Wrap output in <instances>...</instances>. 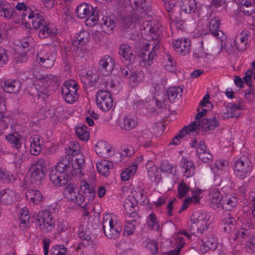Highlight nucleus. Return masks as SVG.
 I'll use <instances>...</instances> for the list:
<instances>
[{"label": "nucleus", "mask_w": 255, "mask_h": 255, "mask_svg": "<svg viewBox=\"0 0 255 255\" xmlns=\"http://www.w3.org/2000/svg\"><path fill=\"white\" fill-rule=\"evenodd\" d=\"M37 60L43 67L50 68L54 65L55 56L54 53H50L42 56L38 55Z\"/></svg>", "instance_id": "cd10ccee"}, {"label": "nucleus", "mask_w": 255, "mask_h": 255, "mask_svg": "<svg viewBox=\"0 0 255 255\" xmlns=\"http://www.w3.org/2000/svg\"><path fill=\"white\" fill-rule=\"evenodd\" d=\"M102 225L105 236L110 239H115L122 231V227L115 224L112 218L109 216L106 218H103Z\"/></svg>", "instance_id": "0eeeda50"}, {"label": "nucleus", "mask_w": 255, "mask_h": 255, "mask_svg": "<svg viewBox=\"0 0 255 255\" xmlns=\"http://www.w3.org/2000/svg\"><path fill=\"white\" fill-rule=\"evenodd\" d=\"M97 106L103 111H109L112 107L113 100L112 95L107 90H99L96 94Z\"/></svg>", "instance_id": "1a4fd4ad"}, {"label": "nucleus", "mask_w": 255, "mask_h": 255, "mask_svg": "<svg viewBox=\"0 0 255 255\" xmlns=\"http://www.w3.org/2000/svg\"><path fill=\"white\" fill-rule=\"evenodd\" d=\"M90 39V34L86 30H81L73 38V40H76L80 45H83L87 43Z\"/></svg>", "instance_id": "a18cd8bd"}, {"label": "nucleus", "mask_w": 255, "mask_h": 255, "mask_svg": "<svg viewBox=\"0 0 255 255\" xmlns=\"http://www.w3.org/2000/svg\"><path fill=\"white\" fill-rule=\"evenodd\" d=\"M88 17H87L85 21L86 25L89 26H93L95 25L98 20V16L97 12L95 10H93L90 13Z\"/></svg>", "instance_id": "6e6d98bb"}, {"label": "nucleus", "mask_w": 255, "mask_h": 255, "mask_svg": "<svg viewBox=\"0 0 255 255\" xmlns=\"http://www.w3.org/2000/svg\"><path fill=\"white\" fill-rule=\"evenodd\" d=\"M21 87V83L17 80H6L4 81L2 88L3 90L8 93L12 94L17 92Z\"/></svg>", "instance_id": "412c9836"}, {"label": "nucleus", "mask_w": 255, "mask_h": 255, "mask_svg": "<svg viewBox=\"0 0 255 255\" xmlns=\"http://www.w3.org/2000/svg\"><path fill=\"white\" fill-rule=\"evenodd\" d=\"M125 210L130 217H134L138 209L137 203L133 196H129L124 202Z\"/></svg>", "instance_id": "dca6fc26"}, {"label": "nucleus", "mask_w": 255, "mask_h": 255, "mask_svg": "<svg viewBox=\"0 0 255 255\" xmlns=\"http://www.w3.org/2000/svg\"><path fill=\"white\" fill-rule=\"evenodd\" d=\"M129 2L134 11L133 14L137 16L135 19L138 20L145 18L148 10L146 0H129Z\"/></svg>", "instance_id": "9d476101"}, {"label": "nucleus", "mask_w": 255, "mask_h": 255, "mask_svg": "<svg viewBox=\"0 0 255 255\" xmlns=\"http://www.w3.org/2000/svg\"><path fill=\"white\" fill-rule=\"evenodd\" d=\"M79 45H80L77 43L76 40H72V44L69 48L68 47L66 48V52H67L71 51L73 56H81V49Z\"/></svg>", "instance_id": "603ef678"}, {"label": "nucleus", "mask_w": 255, "mask_h": 255, "mask_svg": "<svg viewBox=\"0 0 255 255\" xmlns=\"http://www.w3.org/2000/svg\"><path fill=\"white\" fill-rule=\"evenodd\" d=\"M245 98L249 102H252L255 99V89L250 87L248 91H245Z\"/></svg>", "instance_id": "0e129e2a"}, {"label": "nucleus", "mask_w": 255, "mask_h": 255, "mask_svg": "<svg viewBox=\"0 0 255 255\" xmlns=\"http://www.w3.org/2000/svg\"><path fill=\"white\" fill-rule=\"evenodd\" d=\"M191 224L189 226L190 232L196 236L199 234H202L204 231L207 229L206 226H204L202 224L199 223L197 221H192L190 219Z\"/></svg>", "instance_id": "4c0bfd02"}, {"label": "nucleus", "mask_w": 255, "mask_h": 255, "mask_svg": "<svg viewBox=\"0 0 255 255\" xmlns=\"http://www.w3.org/2000/svg\"><path fill=\"white\" fill-rule=\"evenodd\" d=\"M228 165V163L226 160H217L214 164L211 165L210 167L212 170L215 172L216 169L222 170Z\"/></svg>", "instance_id": "bf43d9fd"}, {"label": "nucleus", "mask_w": 255, "mask_h": 255, "mask_svg": "<svg viewBox=\"0 0 255 255\" xmlns=\"http://www.w3.org/2000/svg\"><path fill=\"white\" fill-rule=\"evenodd\" d=\"M93 10V9L91 5L87 3L83 2L77 6L75 13L78 18L84 19L89 16Z\"/></svg>", "instance_id": "5701e85b"}, {"label": "nucleus", "mask_w": 255, "mask_h": 255, "mask_svg": "<svg viewBox=\"0 0 255 255\" xmlns=\"http://www.w3.org/2000/svg\"><path fill=\"white\" fill-rule=\"evenodd\" d=\"M137 125V122L133 118L125 116L119 122V127L126 130H130L134 128Z\"/></svg>", "instance_id": "393cba45"}, {"label": "nucleus", "mask_w": 255, "mask_h": 255, "mask_svg": "<svg viewBox=\"0 0 255 255\" xmlns=\"http://www.w3.org/2000/svg\"><path fill=\"white\" fill-rule=\"evenodd\" d=\"M173 48L178 54L185 55L188 53L190 50V41L188 39H180L173 42Z\"/></svg>", "instance_id": "4468645a"}, {"label": "nucleus", "mask_w": 255, "mask_h": 255, "mask_svg": "<svg viewBox=\"0 0 255 255\" xmlns=\"http://www.w3.org/2000/svg\"><path fill=\"white\" fill-rule=\"evenodd\" d=\"M30 152L34 155H38L41 151L42 139L40 137L37 135H35L30 137Z\"/></svg>", "instance_id": "b1692460"}, {"label": "nucleus", "mask_w": 255, "mask_h": 255, "mask_svg": "<svg viewBox=\"0 0 255 255\" xmlns=\"http://www.w3.org/2000/svg\"><path fill=\"white\" fill-rule=\"evenodd\" d=\"M38 86L31 88L29 94L34 98L37 97V99L42 98L44 100L46 99L49 95L48 90L45 87L39 90L38 88Z\"/></svg>", "instance_id": "f704fd0d"}, {"label": "nucleus", "mask_w": 255, "mask_h": 255, "mask_svg": "<svg viewBox=\"0 0 255 255\" xmlns=\"http://www.w3.org/2000/svg\"><path fill=\"white\" fill-rule=\"evenodd\" d=\"M26 197L27 199H29L35 204H38L43 200L42 195L39 190H28L26 193Z\"/></svg>", "instance_id": "e433bc0d"}, {"label": "nucleus", "mask_w": 255, "mask_h": 255, "mask_svg": "<svg viewBox=\"0 0 255 255\" xmlns=\"http://www.w3.org/2000/svg\"><path fill=\"white\" fill-rule=\"evenodd\" d=\"M224 224L223 230L225 232H230L234 229L235 227V219L233 217H228L222 221Z\"/></svg>", "instance_id": "49530a36"}, {"label": "nucleus", "mask_w": 255, "mask_h": 255, "mask_svg": "<svg viewBox=\"0 0 255 255\" xmlns=\"http://www.w3.org/2000/svg\"><path fill=\"white\" fill-rule=\"evenodd\" d=\"M114 61L109 55L101 57L98 63V70L104 75H110L114 67Z\"/></svg>", "instance_id": "9b49d317"}, {"label": "nucleus", "mask_w": 255, "mask_h": 255, "mask_svg": "<svg viewBox=\"0 0 255 255\" xmlns=\"http://www.w3.org/2000/svg\"><path fill=\"white\" fill-rule=\"evenodd\" d=\"M238 200L235 195L226 196L223 200L222 204V208L227 211H231L235 207L238 203Z\"/></svg>", "instance_id": "2f4dec72"}, {"label": "nucleus", "mask_w": 255, "mask_h": 255, "mask_svg": "<svg viewBox=\"0 0 255 255\" xmlns=\"http://www.w3.org/2000/svg\"><path fill=\"white\" fill-rule=\"evenodd\" d=\"M95 149L100 156L106 158L111 152V146L108 142L101 140L95 145Z\"/></svg>", "instance_id": "4be33fe9"}, {"label": "nucleus", "mask_w": 255, "mask_h": 255, "mask_svg": "<svg viewBox=\"0 0 255 255\" xmlns=\"http://www.w3.org/2000/svg\"><path fill=\"white\" fill-rule=\"evenodd\" d=\"M164 4L165 8L169 13L170 19H173L175 17V13H176L175 8L176 3L171 1L164 0Z\"/></svg>", "instance_id": "864d4df0"}, {"label": "nucleus", "mask_w": 255, "mask_h": 255, "mask_svg": "<svg viewBox=\"0 0 255 255\" xmlns=\"http://www.w3.org/2000/svg\"><path fill=\"white\" fill-rule=\"evenodd\" d=\"M12 174L8 171H3L0 169V181L3 183L11 182L14 180Z\"/></svg>", "instance_id": "13d9d810"}, {"label": "nucleus", "mask_w": 255, "mask_h": 255, "mask_svg": "<svg viewBox=\"0 0 255 255\" xmlns=\"http://www.w3.org/2000/svg\"><path fill=\"white\" fill-rule=\"evenodd\" d=\"M160 168L163 172H166L168 173H172L173 166L167 160L162 161L161 163Z\"/></svg>", "instance_id": "338daca9"}, {"label": "nucleus", "mask_w": 255, "mask_h": 255, "mask_svg": "<svg viewBox=\"0 0 255 255\" xmlns=\"http://www.w3.org/2000/svg\"><path fill=\"white\" fill-rule=\"evenodd\" d=\"M27 59L28 56L25 50L24 52L15 53L13 61L15 63L18 64L25 62Z\"/></svg>", "instance_id": "052dcab7"}, {"label": "nucleus", "mask_w": 255, "mask_h": 255, "mask_svg": "<svg viewBox=\"0 0 255 255\" xmlns=\"http://www.w3.org/2000/svg\"><path fill=\"white\" fill-rule=\"evenodd\" d=\"M252 170V164L246 157L242 156L236 161L234 173L240 179H243L249 175Z\"/></svg>", "instance_id": "423d86ee"}, {"label": "nucleus", "mask_w": 255, "mask_h": 255, "mask_svg": "<svg viewBox=\"0 0 255 255\" xmlns=\"http://www.w3.org/2000/svg\"><path fill=\"white\" fill-rule=\"evenodd\" d=\"M96 166L100 174L107 176L109 174V170L113 167V164L111 161L103 159L96 163Z\"/></svg>", "instance_id": "bb28decb"}, {"label": "nucleus", "mask_w": 255, "mask_h": 255, "mask_svg": "<svg viewBox=\"0 0 255 255\" xmlns=\"http://www.w3.org/2000/svg\"><path fill=\"white\" fill-rule=\"evenodd\" d=\"M147 224L149 227L155 230H159V224L157 221L156 215L153 213H151L148 216Z\"/></svg>", "instance_id": "3c124183"}, {"label": "nucleus", "mask_w": 255, "mask_h": 255, "mask_svg": "<svg viewBox=\"0 0 255 255\" xmlns=\"http://www.w3.org/2000/svg\"><path fill=\"white\" fill-rule=\"evenodd\" d=\"M76 133L79 138L83 141H87L89 138V132L87 131V127L83 124H79L76 128Z\"/></svg>", "instance_id": "79ce46f5"}, {"label": "nucleus", "mask_w": 255, "mask_h": 255, "mask_svg": "<svg viewBox=\"0 0 255 255\" xmlns=\"http://www.w3.org/2000/svg\"><path fill=\"white\" fill-rule=\"evenodd\" d=\"M217 245V238L214 235H212L208 236L205 241H202V243L200 246V251L205 254L210 250H215Z\"/></svg>", "instance_id": "f3484780"}, {"label": "nucleus", "mask_w": 255, "mask_h": 255, "mask_svg": "<svg viewBox=\"0 0 255 255\" xmlns=\"http://www.w3.org/2000/svg\"><path fill=\"white\" fill-rule=\"evenodd\" d=\"M159 48L160 45L157 41H152L143 46L139 56L142 58L144 66L147 67L151 65L157 57Z\"/></svg>", "instance_id": "20e7f679"}, {"label": "nucleus", "mask_w": 255, "mask_h": 255, "mask_svg": "<svg viewBox=\"0 0 255 255\" xmlns=\"http://www.w3.org/2000/svg\"><path fill=\"white\" fill-rule=\"evenodd\" d=\"M65 151L66 155L71 156V155H78L80 151L79 145L77 142H70L68 148H65Z\"/></svg>", "instance_id": "8fccbe9b"}, {"label": "nucleus", "mask_w": 255, "mask_h": 255, "mask_svg": "<svg viewBox=\"0 0 255 255\" xmlns=\"http://www.w3.org/2000/svg\"><path fill=\"white\" fill-rule=\"evenodd\" d=\"M183 87H173L168 89L167 94L168 100L171 102H174L176 99H179L182 97Z\"/></svg>", "instance_id": "c9c22d12"}, {"label": "nucleus", "mask_w": 255, "mask_h": 255, "mask_svg": "<svg viewBox=\"0 0 255 255\" xmlns=\"http://www.w3.org/2000/svg\"><path fill=\"white\" fill-rule=\"evenodd\" d=\"M210 196L209 202L211 206L213 208H218L221 205L222 200V196L220 192L217 189H213Z\"/></svg>", "instance_id": "473e14b6"}, {"label": "nucleus", "mask_w": 255, "mask_h": 255, "mask_svg": "<svg viewBox=\"0 0 255 255\" xmlns=\"http://www.w3.org/2000/svg\"><path fill=\"white\" fill-rule=\"evenodd\" d=\"M148 175L152 182L157 183L159 182V171L157 166H152L147 169Z\"/></svg>", "instance_id": "de8ad7c7"}, {"label": "nucleus", "mask_w": 255, "mask_h": 255, "mask_svg": "<svg viewBox=\"0 0 255 255\" xmlns=\"http://www.w3.org/2000/svg\"><path fill=\"white\" fill-rule=\"evenodd\" d=\"M78 85L74 80L64 82L61 87V94L66 102L72 104L78 99Z\"/></svg>", "instance_id": "39448f33"}, {"label": "nucleus", "mask_w": 255, "mask_h": 255, "mask_svg": "<svg viewBox=\"0 0 255 255\" xmlns=\"http://www.w3.org/2000/svg\"><path fill=\"white\" fill-rule=\"evenodd\" d=\"M195 122H192L188 126H184L178 134L176 135L172 139L170 144L175 145H179L182 141L183 138L187 134L194 131Z\"/></svg>", "instance_id": "ddd939ff"}, {"label": "nucleus", "mask_w": 255, "mask_h": 255, "mask_svg": "<svg viewBox=\"0 0 255 255\" xmlns=\"http://www.w3.org/2000/svg\"><path fill=\"white\" fill-rule=\"evenodd\" d=\"M45 166V161L41 158L38 159L36 163L31 166L30 169L31 182L35 183L37 185L40 184L45 177L44 172Z\"/></svg>", "instance_id": "6e6552de"}, {"label": "nucleus", "mask_w": 255, "mask_h": 255, "mask_svg": "<svg viewBox=\"0 0 255 255\" xmlns=\"http://www.w3.org/2000/svg\"><path fill=\"white\" fill-rule=\"evenodd\" d=\"M134 74L130 76V80L135 84H138L144 80V75L143 72L140 70H134Z\"/></svg>", "instance_id": "5fc2aeb1"}, {"label": "nucleus", "mask_w": 255, "mask_h": 255, "mask_svg": "<svg viewBox=\"0 0 255 255\" xmlns=\"http://www.w3.org/2000/svg\"><path fill=\"white\" fill-rule=\"evenodd\" d=\"M182 11L187 14L194 13L197 9L195 0H183L181 5Z\"/></svg>", "instance_id": "72a5a7b5"}, {"label": "nucleus", "mask_w": 255, "mask_h": 255, "mask_svg": "<svg viewBox=\"0 0 255 255\" xmlns=\"http://www.w3.org/2000/svg\"><path fill=\"white\" fill-rule=\"evenodd\" d=\"M79 237L82 239L83 241H85L88 242V244L89 245H93V240H92V238L90 236V233L89 231H81L79 234Z\"/></svg>", "instance_id": "680f3d73"}, {"label": "nucleus", "mask_w": 255, "mask_h": 255, "mask_svg": "<svg viewBox=\"0 0 255 255\" xmlns=\"http://www.w3.org/2000/svg\"><path fill=\"white\" fill-rule=\"evenodd\" d=\"M136 16L134 14L127 15L122 19L121 26L124 29H128L130 27V26L133 24L138 23L141 19H136Z\"/></svg>", "instance_id": "a19ab883"}, {"label": "nucleus", "mask_w": 255, "mask_h": 255, "mask_svg": "<svg viewBox=\"0 0 255 255\" xmlns=\"http://www.w3.org/2000/svg\"><path fill=\"white\" fill-rule=\"evenodd\" d=\"M136 224V222L134 220L126 221L124 234L127 236L131 235L135 231Z\"/></svg>", "instance_id": "09e8293b"}, {"label": "nucleus", "mask_w": 255, "mask_h": 255, "mask_svg": "<svg viewBox=\"0 0 255 255\" xmlns=\"http://www.w3.org/2000/svg\"><path fill=\"white\" fill-rule=\"evenodd\" d=\"M119 54L122 60L130 63L134 59L133 50L128 43H124L120 46Z\"/></svg>", "instance_id": "a211bd4d"}, {"label": "nucleus", "mask_w": 255, "mask_h": 255, "mask_svg": "<svg viewBox=\"0 0 255 255\" xmlns=\"http://www.w3.org/2000/svg\"><path fill=\"white\" fill-rule=\"evenodd\" d=\"M0 12L3 13L1 15L6 19H9L13 15H17L13 5L5 0H0Z\"/></svg>", "instance_id": "aec40b11"}, {"label": "nucleus", "mask_w": 255, "mask_h": 255, "mask_svg": "<svg viewBox=\"0 0 255 255\" xmlns=\"http://www.w3.org/2000/svg\"><path fill=\"white\" fill-rule=\"evenodd\" d=\"M51 255H67V248L62 245L53 246L50 251Z\"/></svg>", "instance_id": "4d7b16f0"}, {"label": "nucleus", "mask_w": 255, "mask_h": 255, "mask_svg": "<svg viewBox=\"0 0 255 255\" xmlns=\"http://www.w3.org/2000/svg\"><path fill=\"white\" fill-rule=\"evenodd\" d=\"M19 135L15 133H9L5 135V139L9 142L13 147L18 149L21 146V142L18 137Z\"/></svg>", "instance_id": "c03bdc74"}, {"label": "nucleus", "mask_w": 255, "mask_h": 255, "mask_svg": "<svg viewBox=\"0 0 255 255\" xmlns=\"http://www.w3.org/2000/svg\"><path fill=\"white\" fill-rule=\"evenodd\" d=\"M13 193L9 189H3L0 192V202L5 205L12 203Z\"/></svg>", "instance_id": "ea45409f"}, {"label": "nucleus", "mask_w": 255, "mask_h": 255, "mask_svg": "<svg viewBox=\"0 0 255 255\" xmlns=\"http://www.w3.org/2000/svg\"><path fill=\"white\" fill-rule=\"evenodd\" d=\"M103 20V23H102V27L103 31L107 34H111L116 25L115 20L114 18H112L111 17H106Z\"/></svg>", "instance_id": "58836bf2"}, {"label": "nucleus", "mask_w": 255, "mask_h": 255, "mask_svg": "<svg viewBox=\"0 0 255 255\" xmlns=\"http://www.w3.org/2000/svg\"><path fill=\"white\" fill-rule=\"evenodd\" d=\"M137 169V164L132 162V164L121 173V178L124 181L128 180L129 178L133 176L136 172Z\"/></svg>", "instance_id": "37998d69"}, {"label": "nucleus", "mask_w": 255, "mask_h": 255, "mask_svg": "<svg viewBox=\"0 0 255 255\" xmlns=\"http://www.w3.org/2000/svg\"><path fill=\"white\" fill-rule=\"evenodd\" d=\"M189 190L188 186L186 185L185 183L182 181L178 186V194L180 197H184Z\"/></svg>", "instance_id": "774afa93"}, {"label": "nucleus", "mask_w": 255, "mask_h": 255, "mask_svg": "<svg viewBox=\"0 0 255 255\" xmlns=\"http://www.w3.org/2000/svg\"><path fill=\"white\" fill-rule=\"evenodd\" d=\"M70 159L71 156L69 155L62 156L55 166V168L51 170L50 180L56 186H63L68 183V175H70L72 168Z\"/></svg>", "instance_id": "f03ea898"}, {"label": "nucleus", "mask_w": 255, "mask_h": 255, "mask_svg": "<svg viewBox=\"0 0 255 255\" xmlns=\"http://www.w3.org/2000/svg\"><path fill=\"white\" fill-rule=\"evenodd\" d=\"M180 166L183 175L186 177H192L194 174L195 166L193 161L183 158L180 161Z\"/></svg>", "instance_id": "6ab92c4d"}, {"label": "nucleus", "mask_w": 255, "mask_h": 255, "mask_svg": "<svg viewBox=\"0 0 255 255\" xmlns=\"http://www.w3.org/2000/svg\"><path fill=\"white\" fill-rule=\"evenodd\" d=\"M210 218V215L206 211L196 212L192 214L191 220L197 221L207 229V222Z\"/></svg>", "instance_id": "7c9ffc66"}, {"label": "nucleus", "mask_w": 255, "mask_h": 255, "mask_svg": "<svg viewBox=\"0 0 255 255\" xmlns=\"http://www.w3.org/2000/svg\"><path fill=\"white\" fill-rule=\"evenodd\" d=\"M57 211L56 206L51 205L39 211L36 221L40 230L44 233L51 232L55 227L52 215Z\"/></svg>", "instance_id": "7ed1b4c3"}, {"label": "nucleus", "mask_w": 255, "mask_h": 255, "mask_svg": "<svg viewBox=\"0 0 255 255\" xmlns=\"http://www.w3.org/2000/svg\"><path fill=\"white\" fill-rule=\"evenodd\" d=\"M220 19L218 17H214L210 20L209 29L212 34L217 38H221L223 34L220 30Z\"/></svg>", "instance_id": "c756f323"}, {"label": "nucleus", "mask_w": 255, "mask_h": 255, "mask_svg": "<svg viewBox=\"0 0 255 255\" xmlns=\"http://www.w3.org/2000/svg\"><path fill=\"white\" fill-rule=\"evenodd\" d=\"M20 20L27 28H31L30 23H32L33 28L39 30L38 35L40 38L44 39L53 34L52 30L42 18L40 14L35 13L29 7L24 9L21 13Z\"/></svg>", "instance_id": "f257e3e1"}, {"label": "nucleus", "mask_w": 255, "mask_h": 255, "mask_svg": "<svg viewBox=\"0 0 255 255\" xmlns=\"http://www.w3.org/2000/svg\"><path fill=\"white\" fill-rule=\"evenodd\" d=\"M181 14L178 13L177 16L174 17L173 19H170L172 23L171 24L174 25L177 28L183 30L184 29V21L180 20Z\"/></svg>", "instance_id": "69168bd1"}, {"label": "nucleus", "mask_w": 255, "mask_h": 255, "mask_svg": "<svg viewBox=\"0 0 255 255\" xmlns=\"http://www.w3.org/2000/svg\"><path fill=\"white\" fill-rule=\"evenodd\" d=\"M197 154L199 158L204 162L209 163L212 160L213 155L211 154L203 140H201L198 145L197 148Z\"/></svg>", "instance_id": "2eb2a0df"}, {"label": "nucleus", "mask_w": 255, "mask_h": 255, "mask_svg": "<svg viewBox=\"0 0 255 255\" xmlns=\"http://www.w3.org/2000/svg\"><path fill=\"white\" fill-rule=\"evenodd\" d=\"M80 185L81 190L84 193L85 197L87 198L89 201L93 200L96 197V192L94 187L85 180L81 181Z\"/></svg>", "instance_id": "a878e982"}, {"label": "nucleus", "mask_w": 255, "mask_h": 255, "mask_svg": "<svg viewBox=\"0 0 255 255\" xmlns=\"http://www.w3.org/2000/svg\"><path fill=\"white\" fill-rule=\"evenodd\" d=\"M81 81L84 88L93 86L94 83L99 79V76L96 73L91 70H83L80 74Z\"/></svg>", "instance_id": "f8f14e48"}, {"label": "nucleus", "mask_w": 255, "mask_h": 255, "mask_svg": "<svg viewBox=\"0 0 255 255\" xmlns=\"http://www.w3.org/2000/svg\"><path fill=\"white\" fill-rule=\"evenodd\" d=\"M193 122H195V125L194 127V131L196 129L199 130L201 128L203 129L205 131H207V125L208 120L207 119H203L200 121H193Z\"/></svg>", "instance_id": "e2e57ef3"}, {"label": "nucleus", "mask_w": 255, "mask_h": 255, "mask_svg": "<svg viewBox=\"0 0 255 255\" xmlns=\"http://www.w3.org/2000/svg\"><path fill=\"white\" fill-rule=\"evenodd\" d=\"M248 34L249 32L247 30H244L237 37L235 44L239 51H242L246 49Z\"/></svg>", "instance_id": "c85d7f7f"}]
</instances>
